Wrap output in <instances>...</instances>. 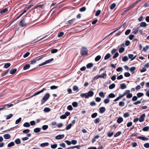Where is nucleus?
I'll return each mask as SVG.
<instances>
[{
	"label": "nucleus",
	"instance_id": "1",
	"mask_svg": "<svg viewBox=\"0 0 149 149\" xmlns=\"http://www.w3.org/2000/svg\"><path fill=\"white\" fill-rule=\"evenodd\" d=\"M50 95L48 93L45 94L43 97L41 101V104H44L49 97Z\"/></svg>",
	"mask_w": 149,
	"mask_h": 149
},
{
	"label": "nucleus",
	"instance_id": "2",
	"mask_svg": "<svg viewBox=\"0 0 149 149\" xmlns=\"http://www.w3.org/2000/svg\"><path fill=\"white\" fill-rule=\"evenodd\" d=\"M45 56H42L40 57H38L36 58L33 60H31V61L30 64H35L36 61L41 60L43 58L45 57Z\"/></svg>",
	"mask_w": 149,
	"mask_h": 149
},
{
	"label": "nucleus",
	"instance_id": "3",
	"mask_svg": "<svg viewBox=\"0 0 149 149\" xmlns=\"http://www.w3.org/2000/svg\"><path fill=\"white\" fill-rule=\"evenodd\" d=\"M88 50L85 47H83L80 51L81 55L82 56L87 55L88 54Z\"/></svg>",
	"mask_w": 149,
	"mask_h": 149
},
{
	"label": "nucleus",
	"instance_id": "4",
	"mask_svg": "<svg viewBox=\"0 0 149 149\" xmlns=\"http://www.w3.org/2000/svg\"><path fill=\"white\" fill-rule=\"evenodd\" d=\"M54 60V59L53 58H52L50 59H49V60H46L44 62L42 63L41 64H40L38 65L39 66H40L42 65H44L47 64V63H48L51 61H53Z\"/></svg>",
	"mask_w": 149,
	"mask_h": 149
},
{
	"label": "nucleus",
	"instance_id": "5",
	"mask_svg": "<svg viewBox=\"0 0 149 149\" xmlns=\"http://www.w3.org/2000/svg\"><path fill=\"white\" fill-rule=\"evenodd\" d=\"M54 60V59L53 58H52L50 59H49V60H46L44 62L42 63L41 64H40L38 65L39 66H40L42 65H44L47 64V63H48L51 61H53Z\"/></svg>",
	"mask_w": 149,
	"mask_h": 149
},
{
	"label": "nucleus",
	"instance_id": "6",
	"mask_svg": "<svg viewBox=\"0 0 149 149\" xmlns=\"http://www.w3.org/2000/svg\"><path fill=\"white\" fill-rule=\"evenodd\" d=\"M25 18H24L20 21L19 23V25L22 27H24L27 24L25 22Z\"/></svg>",
	"mask_w": 149,
	"mask_h": 149
},
{
	"label": "nucleus",
	"instance_id": "7",
	"mask_svg": "<svg viewBox=\"0 0 149 149\" xmlns=\"http://www.w3.org/2000/svg\"><path fill=\"white\" fill-rule=\"evenodd\" d=\"M145 117V114L143 113L141 115L140 117L139 120L140 122H143L144 120V118Z\"/></svg>",
	"mask_w": 149,
	"mask_h": 149
},
{
	"label": "nucleus",
	"instance_id": "8",
	"mask_svg": "<svg viewBox=\"0 0 149 149\" xmlns=\"http://www.w3.org/2000/svg\"><path fill=\"white\" fill-rule=\"evenodd\" d=\"M87 96L86 98H88L89 97H92L94 95V92L92 91H90L88 92V93H87Z\"/></svg>",
	"mask_w": 149,
	"mask_h": 149
},
{
	"label": "nucleus",
	"instance_id": "9",
	"mask_svg": "<svg viewBox=\"0 0 149 149\" xmlns=\"http://www.w3.org/2000/svg\"><path fill=\"white\" fill-rule=\"evenodd\" d=\"M75 19L74 18H73L69 20L67 22V24L68 25H70L74 21Z\"/></svg>",
	"mask_w": 149,
	"mask_h": 149
},
{
	"label": "nucleus",
	"instance_id": "10",
	"mask_svg": "<svg viewBox=\"0 0 149 149\" xmlns=\"http://www.w3.org/2000/svg\"><path fill=\"white\" fill-rule=\"evenodd\" d=\"M64 136V134L59 135L56 136L55 139H60L63 138Z\"/></svg>",
	"mask_w": 149,
	"mask_h": 149
},
{
	"label": "nucleus",
	"instance_id": "11",
	"mask_svg": "<svg viewBox=\"0 0 149 149\" xmlns=\"http://www.w3.org/2000/svg\"><path fill=\"white\" fill-rule=\"evenodd\" d=\"M106 109L104 107H102L99 109L100 112V113H104Z\"/></svg>",
	"mask_w": 149,
	"mask_h": 149
},
{
	"label": "nucleus",
	"instance_id": "12",
	"mask_svg": "<svg viewBox=\"0 0 149 149\" xmlns=\"http://www.w3.org/2000/svg\"><path fill=\"white\" fill-rule=\"evenodd\" d=\"M120 88L121 89H123L126 88L127 86L125 84H122L120 85Z\"/></svg>",
	"mask_w": 149,
	"mask_h": 149
},
{
	"label": "nucleus",
	"instance_id": "13",
	"mask_svg": "<svg viewBox=\"0 0 149 149\" xmlns=\"http://www.w3.org/2000/svg\"><path fill=\"white\" fill-rule=\"evenodd\" d=\"M49 145V143L48 142H45L41 144L40 145V146L43 147L45 146H47Z\"/></svg>",
	"mask_w": 149,
	"mask_h": 149
},
{
	"label": "nucleus",
	"instance_id": "14",
	"mask_svg": "<svg viewBox=\"0 0 149 149\" xmlns=\"http://www.w3.org/2000/svg\"><path fill=\"white\" fill-rule=\"evenodd\" d=\"M99 75V77L100 78H106L107 77V74L106 73H103Z\"/></svg>",
	"mask_w": 149,
	"mask_h": 149
},
{
	"label": "nucleus",
	"instance_id": "15",
	"mask_svg": "<svg viewBox=\"0 0 149 149\" xmlns=\"http://www.w3.org/2000/svg\"><path fill=\"white\" fill-rule=\"evenodd\" d=\"M138 138L141 139L143 141H146L149 139L144 137L139 136L138 137Z\"/></svg>",
	"mask_w": 149,
	"mask_h": 149
},
{
	"label": "nucleus",
	"instance_id": "16",
	"mask_svg": "<svg viewBox=\"0 0 149 149\" xmlns=\"http://www.w3.org/2000/svg\"><path fill=\"white\" fill-rule=\"evenodd\" d=\"M3 137L5 139H8L10 138V135L9 134H5L3 135Z\"/></svg>",
	"mask_w": 149,
	"mask_h": 149
},
{
	"label": "nucleus",
	"instance_id": "17",
	"mask_svg": "<svg viewBox=\"0 0 149 149\" xmlns=\"http://www.w3.org/2000/svg\"><path fill=\"white\" fill-rule=\"evenodd\" d=\"M147 25L146 23L145 22H141L140 25V26L141 27H144Z\"/></svg>",
	"mask_w": 149,
	"mask_h": 149
},
{
	"label": "nucleus",
	"instance_id": "18",
	"mask_svg": "<svg viewBox=\"0 0 149 149\" xmlns=\"http://www.w3.org/2000/svg\"><path fill=\"white\" fill-rule=\"evenodd\" d=\"M17 71L16 68L11 69L10 71V73L11 74H13L15 73Z\"/></svg>",
	"mask_w": 149,
	"mask_h": 149
},
{
	"label": "nucleus",
	"instance_id": "19",
	"mask_svg": "<svg viewBox=\"0 0 149 149\" xmlns=\"http://www.w3.org/2000/svg\"><path fill=\"white\" fill-rule=\"evenodd\" d=\"M93 64L92 63H89L86 65V66L87 68H90L93 66Z\"/></svg>",
	"mask_w": 149,
	"mask_h": 149
},
{
	"label": "nucleus",
	"instance_id": "20",
	"mask_svg": "<svg viewBox=\"0 0 149 149\" xmlns=\"http://www.w3.org/2000/svg\"><path fill=\"white\" fill-rule=\"evenodd\" d=\"M40 128H36L34 129V132L35 133H38L40 132Z\"/></svg>",
	"mask_w": 149,
	"mask_h": 149
},
{
	"label": "nucleus",
	"instance_id": "21",
	"mask_svg": "<svg viewBox=\"0 0 149 149\" xmlns=\"http://www.w3.org/2000/svg\"><path fill=\"white\" fill-rule=\"evenodd\" d=\"M123 121V118L121 117H119L117 120V122L119 123H120Z\"/></svg>",
	"mask_w": 149,
	"mask_h": 149
},
{
	"label": "nucleus",
	"instance_id": "22",
	"mask_svg": "<svg viewBox=\"0 0 149 149\" xmlns=\"http://www.w3.org/2000/svg\"><path fill=\"white\" fill-rule=\"evenodd\" d=\"M13 104H5L3 106V107H5V108H6V107L7 106V108H9L10 107H11L13 106Z\"/></svg>",
	"mask_w": 149,
	"mask_h": 149
},
{
	"label": "nucleus",
	"instance_id": "23",
	"mask_svg": "<svg viewBox=\"0 0 149 149\" xmlns=\"http://www.w3.org/2000/svg\"><path fill=\"white\" fill-rule=\"evenodd\" d=\"M115 97V95L113 93L110 94L107 97L108 98H113Z\"/></svg>",
	"mask_w": 149,
	"mask_h": 149
},
{
	"label": "nucleus",
	"instance_id": "24",
	"mask_svg": "<svg viewBox=\"0 0 149 149\" xmlns=\"http://www.w3.org/2000/svg\"><path fill=\"white\" fill-rule=\"evenodd\" d=\"M111 57V54L109 53L107 54L104 57V60H107Z\"/></svg>",
	"mask_w": 149,
	"mask_h": 149
},
{
	"label": "nucleus",
	"instance_id": "25",
	"mask_svg": "<svg viewBox=\"0 0 149 149\" xmlns=\"http://www.w3.org/2000/svg\"><path fill=\"white\" fill-rule=\"evenodd\" d=\"M15 142L17 144H19L21 143L20 140L19 138L15 140Z\"/></svg>",
	"mask_w": 149,
	"mask_h": 149
},
{
	"label": "nucleus",
	"instance_id": "26",
	"mask_svg": "<svg viewBox=\"0 0 149 149\" xmlns=\"http://www.w3.org/2000/svg\"><path fill=\"white\" fill-rule=\"evenodd\" d=\"M30 67V65L29 64H26L23 67V69L24 70H26L29 69Z\"/></svg>",
	"mask_w": 149,
	"mask_h": 149
},
{
	"label": "nucleus",
	"instance_id": "27",
	"mask_svg": "<svg viewBox=\"0 0 149 149\" xmlns=\"http://www.w3.org/2000/svg\"><path fill=\"white\" fill-rule=\"evenodd\" d=\"M11 65V64L10 63H7L4 65V67L5 68H7L9 67Z\"/></svg>",
	"mask_w": 149,
	"mask_h": 149
},
{
	"label": "nucleus",
	"instance_id": "28",
	"mask_svg": "<svg viewBox=\"0 0 149 149\" xmlns=\"http://www.w3.org/2000/svg\"><path fill=\"white\" fill-rule=\"evenodd\" d=\"M121 134V132L120 131H119L116 133L114 135V137H116L119 135H120Z\"/></svg>",
	"mask_w": 149,
	"mask_h": 149
},
{
	"label": "nucleus",
	"instance_id": "29",
	"mask_svg": "<svg viewBox=\"0 0 149 149\" xmlns=\"http://www.w3.org/2000/svg\"><path fill=\"white\" fill-rule=\"evenodd\" d=\"M46 91V89L45 88H43L42 90H41V91H38L36 93V94L37 95H38L40 93L43 92L44 91Z\"/></svg>",
	"mask_w": 149,
	"mask_h": 149
},
{
	"label": "nucleus",
	"instance_id": "30",
	"mask_svg": "<svg viewBox=\"0 0 149 149\" xmlns=\"http://www.w3.org/2000/svg\"><path fill=\"white\" fill-rule=\"evenodd\" d=\"M8 8H5V9H3V10H1L0 12V13L1 14H2L3 13H6L8 11Z\"/></svg>",
	"mask_w": 149,
	"mask_h": 149
},
{
	"label": "nucleus",
	"instance_id": "31",
	"mask_svg": "<svg viewBox=\"0 0 149 149\" xmlns=\"http://www.w3.org/2000/svg\"><path fill=\"white\" fill-rule=\"evenodd\" d=\"M116 4L113 3H112L110 6V9L111 10H113L116 6Z\"/></svg>",
	"mask_w": 149,
	"mask_h": 149
},
{
	"label": "nucleus",
	"instance_id": "32",
	"mask_svg": "<svg viewBox=\"0 0 149 149\" xmlns=\"http://www.w3.org/2000/svg\"><path fill=\"white\" fill-rule=\"evenodd\" d=\"M13 116V114H9L6 116V118L7 120H8L11 118Z\"/></svg>",
	"mask_w": 149,
	"mask_h": 149
},
{
	"label": "nucleus",
	"instance_id": "33",
	"mask_svg": "<svg viewBox=\"0 0 149 149\" xmlns=\"http://www.w3.org/2000/svg\"><path fill=\"white\" fill-rule=\"evenodd\" d=\"M130 9V6L128 7V8L127 9H126V10H125L123 11V12L122 13V15H124L126 12L128 11Z\"/></svg>",
	"mask_w": 149,
	"mask_h": 149
},
{
	"label": "nucleus",
	"instance_id": "34",
	"mask_svg": "<svg viewBox=\"0 0 149 149\" xmlns=\"http://www.w3.org/2000/svg\"><path fill=\"white\" fill-rule=\"evenodd\" d=\"M101 58V56L100 55H98L95 58V61H97L100 59Z\"/></svg>",
	"mask_w": 149,
	"mask_h": 149
},
{
	"label": "nucleus",
	"instance_id": "35",
	"mask_svg": "<svg viewBox=\"0 0 149 149\" xmlns=\"http://www.w3.org/2000/svg\"><path fill=\"white\" fill-rule=\"evenodd\" d=\"M23 126L25 127H29L30 126V125L29 123L26 122L23 124Z\"/></svg>",
	"mask_w": 149,
	"mask_h": 149
},
{
	"label": "nucleus",
	"instance_id": "36",
	"mask_svg": "<svg viewBox=\"0 0 149 149\" xmlns=\"http://www.w3.org/2000/svg\"><path fill=\"white\" fill-rule=\"evenodd\" d=\"M149 48V46L146 45V47H144L143 49V51L144 52H146Z\"/></svg>",
	"mask_w": 149,
	"mask_h": 149
},
{
	"label": "nucleus",
	"instance_id": "37",
	"mask_svg": "<svg viewBox=\"0 0 149 149\" xmlns=\"http://www.w3.org/2000/svg\"><path fill=\"white\" fill-rule=\"evenodd\" d=\"M100 121V118H97L95 119L94 120V122L95 123H99Z\"/></svg>",
	"mask_w": 149,
	"mask_h": 149
},
{
	"label": "nucleus",
	"instance_id": "38",
	"mask_svg": "<svg viewBox=\"0 0 149 149\" xmlns=\"http://www.w3.org/2000/svg\"><path fill=\"white\" fill-rule=\"evenodd\" d=\"M115 84H112L109 86V88L110 89H112L115 88Z\"/></svg>",
	"mask_w": 149,
	"mask_h": 149
},
{
	"label": "nucleus",
	"instance_id": "39",
	"mask_svg": "<svg viewBox=\"0 0 149 149\" xmlns=\"http://www.w3.org/2000/svg\"><path fill=\"white\" fill-rule=\"evenodd\" d=\"M99 95L100 97L103 98L105 96V95L104 94V92L102 91L100 92L99 93Z\"/></svg>",
	"mask_w": 149,
	"mask_h": 149
},
{
	"label": "nucleus",
	"instance_id": "40",
	"mask_svg": "<svg viewBox=\"0 0 149 149\" xmlns=\"http://www.w3.org/2000/svg\"><path fill=\"white\" fill-rule=\"evenodd\" d=\"M15 145L14 143L13 142H12L9 143L8 145V147H10L14 146Z\"/></svg>",
	"mask_w": 149,
	"mask_h": 149
},
{
	"label": "nucleus",
	"instance_id": "41",
	"mask_svg": "<svg viewBox=\"0 0 149 149\" xmlns=\"http://www.w3.org/2000/svg\"><path fill=\"white\" fill-rule=\"evenodd\" d=\"M143 93H139L137 94V96L138 97H140L142 96H143Z\"/></svg>",
	"mask_w": 149,
	"mask_h": 149
},
{
	"label": "nucleus",
	"instance_id": "42",
	"mask_svg": "<svg viewBox=\"0 0 149 149\" xmlns=\"http://www.w3.org/2000/svg\"><path fill=\"white\" fill-rule=\"evenodd\" d=\"M86 10V8L85 6H84V7L81 8L79 9V11L81 12L84 11Z\"/></svg>",
	"mask_w": 149,
	"mask_h": 149
},
{
	"label": "nucleus",
	"instance_id": "43",
	"mask_svg": "<svg viewBox=\"0 0 149 149\" xmlns=\"http://www.w3.org/2000/svg\"><path fill=\"white\" fill-rule=\"evenodd\" d=\"M72 126V124L71 123L69 124L66 127V130L70 129Z\"/></svg>",
	"mask_w": 149,
	"mask_h": 149
},
{
	"label": "nucleus",
	"instance_id": "44",
	"mask_svg": "<svg viewBox=\"0 0 149 149\" xmlns=\"http://www.w3.org/2000/svg\"><path fill=\"white\" fill-rule=\"evenodd\" d=\"M72 105L74 107H77L78 104L77 102H74L72 103Z\"/></svg>",
	"mask_w": 149,
	"mask_h": 149
},
{
	"label": "nucleus",
	"instance_id": "45",
	"mask_svg": "<svg viewBox=\"0 0 149 149\" xmlns=\"http://www.w3.org/2000/svg\"><path fill=\"white\" fill-rule=\"evenodd\" d=\"M64 34V33L63 32H61L59 33L58 34V37H62Z\"/></svg>",
	"mask_w": 149,
	"mask_h": 149
},
{
	"label": "nucleus",
	"instance_id": "46",
	"mask_svg": "<svg viewBox=\"0 0 149 149\" xmlns=\"http://www.w3.org/2000/svg\"><path fill=\"white\" fill-rule=\"evenodd\" d=\"M125 50V49L123 47H121L120 48L119 52L120 53H122Z\"/></svg>",
	"mask_w": 149,
	"mask_h": 149
},
{
	"label": "nucleus",
	"instance_id": "47",
	"mask_svg": "<svg viewBox=\"0 0 149 149\" xmlns=\"http://www.w3.org/2000/svg\"><path fill=\"white\" fill-rule=\"evenodd\" d=\"M73 90L74 91H78V88L76 86H74L73 87Z\"/></svg>",
	"mask_w": 149,
	"mask_h": 149
},
{
	"label": "nucleus",
	"instance_id": "48",
	"mask_svg": "<svg viewBox=\"0 0 149 149\" xmlns=\"http://www.w3.org/2000/svg\"><path fill=\"white\" fill-rule=\"evenodd\" d=\"M113 134V132H109L107 134V136L109 137H111L112 136Z\"/></svg>",
	"mask_w": 149,
	"mask_h": 149
},
{
	"label": "nucleus",
	"instance_id": "49",
	"mask_svg": "<svg viewBox=\"0 0 149 149\" xmlns=\"http://www.w3.org/2000/svg\"><path fill=\"white\" fill-rule=\"evenodd\" d=\"M97 113H95L91 115V116L92 118H94L97 116Z\"/></svg>",
	"mask_w": 149,
	"mask_h": 149
},
{
	"label": "nucleus",
	"instance_id": "50",
	"mask_svg": "<svg viewBox=\"0 0 149 149\" xmlns=\"http://www.w3.org/2000/svg\"><path fill=\"white\" fill-rule=\"evenodd\" d=\"M87 93H82L80 94V96L81 97H85L86 98V97L87 96Z\"/></svg>",
	"mask_w": 149,
	"mask_h": 149
},
{
	"label": "nucleus",
	"instance_id": "51",
	"mask_svg": "<svg viewBox=\"0 0 149 149\" xmlns=\"http://www.w3.org/2000/svg\"><path fill=\"white\" fill-rule=\"evenodd\" d=\"M101 13V10H97L95 14V15L96 16H98Z\"/></svg>",
	"mask_w": 149,
	"mask_h": 149
},
{
	"label": "nucleus",
	"instance_id": "52",
	"mask_svg": "<svg viewBox=\"0 0 149 149\" xmlns=\"http://www.w3.org/2000/svg\"><path fill=\"white\" fill-rule=\"evenodd\" d=\"M50 110V108L48 107H45L44 109V111L45 112H48Z\"/></svg>",
	"mask_w": 149,
	"mask_h": 149
},
{
	"label": "nucleus",
	"instance_id": "53",
	"mask_svg": "<svg viewBox=\"0 0 149 149\" xmlns=\"http://www.w3.org/2000/svg\"><path fill=\"white\" fill-rule=\"evenodd\" d=\"M138 29L137 28L135 29L132 32V33L134 34H136L138 33Z\"/></svg>",
	"mask_w": 149,
	"mask_h": 149
},
{
	"label": "nucleus",
	"instance_id": "54",
	"mask_svg": "<svg viewBox=\"0 0 149 149\" xmlns=\"http://www.w3.org/2000/svg\"><path fill=\"white\" fill-rule=\"evenodd\" d=\"M128 59V57L127 56H125L122 58V60L124 62H126L127 61Z\"/></svg>",
	"mask_w": 149,
	"mask_h": 149
},
{
	"label": "nucleus",
	"instance_id": "55",
	"mask_svg": "<svg viewBox=\"0 0 149 149\" xmlns=\"http://www.w3.org/2000/svg\"><path fill=\"white\" fill-rule=\"evenodd\" d=\"M48 126L47 125H44L42 126L43 130H46L48 128Z\"/></svg>",
	"mask_w": 149,
	"mask_h": 149
},
{
	"label": "nucleus",
	"instance_id": "56",
	"mask_svg": "<svg viewBox=\"0 0 149 149\" xmlns=\"http://www.w3.org/2000/svg\"><path fill=\"white\" fill-rule=\"evenodd\" d=\"M148 129L149 127L148 126H146L143 128L142 129V130L146 132L148 130Z\"/></svg>",
	"mask_w": 149,
	"mask_h": 149
},
{
	"label": "nucleus",
	"instance_id": "57",
	"mask_svg": "<svg viewBox=\"0 0 149 149\" xmlns=\"http://www.w3.org/2000/svg\"><path fill=\"white\" fill-rule=\"evenodd\" d=\"M110 102L109 100L108 99V98L105 99L104 100V102L105 104H107L109 103Z\"/></svg>",
	"mask_w": 149,
	"mask_h": 149
},
{
	"label": "nucleus",
	"instance_id": "58",
	"mask_svg": "<svg viewBox=\"0 0 149 149\" xmlns=\"http://www.w3.org/2000/svg\"><path fill=\"white\" fill-rule=\"evenodd\" d=\"M30 54V53L29 52H27L25 53L23 55V57L24 58H25L28 56Z\"/></svg>",
	"mask_w": 149,
	"mask_h": 149
},
{
	"label": "nucleus",
	"instance_id": "59",
	"mask_svg": "<svg viewBox=\"0 0 149 149\" xmlns=\"http://www.w3.org/2000/svg\"><path fill=\"white\" fill-rule=\"evenodd\" d=\"M57 145L56 144H52L51 145V148L53 149H55L57 147Z\"/></svg>",
	"mask_w": 149,
	"mask_h": 149
},
{
	"label": "nucleus",
	"instance_id": "60",
	"mask_svg": "<svg viewBox=\"0 0 149 149\" xmlns=\"http://www.w3.org/2000/svg\"><path fill=\"white\" fill-rule=\"evenodd\" d=\"M22 118H19L18 119H17L15 121V124H17L19 123L21 120Z\"/></svg>",
	"mask_w": 149,
	"mask_h": 149
},
{
	"label": "nucleus",
	"instance_id": "61",
	"mask_svg": "<svg viewBox=\"0 0 149 149\" xmlns=\"http://www.w3.org/2000/svg\"><path fill=\"white\" fill-rule=\"evenodd\" d=\"M67 109L69 110L72 111V107L71 105H69L67 107Z\"/></svg>",
	"mask_w": 149,
	"mask_h": 149
},
{
	"label": "nucleus",
	"instance_id": "62",
	"mask_svg": "<svg viewBox=\"0 0 149 149\" xmlns=\"http://www.w3.org/2000/svg\"><path fill=\"white\" fill-rule=\"evenodd\" d=\"M30 130H29L26 129V130H24L23 131V132L25 134H27V133H29L30 132Z\"/></svg>",
	"mask_w": 149,
	"mask_h": 149
},
{
	"label": "nucleus",
	"instance_id": "63",
	"mask_svg": "<svg viewBox=\"0 0 149 149\" xmlns=\"http://www.w3.org/2000/svg\"><path fill=\"white\" fill-rule=\"evenodd\" d=\"M58 51V50L57 49H52L51 51V52L52 53H56Z\"/></svg>",
	"mask_w": 149,
	"mask_h": 149
},
{
	"label": "nucleus",
	"instance_id": "64",
	"mask_svg": "<svg viewBox=\"0 0 149 149\" xmlns=\"http://www.w3.org/2000/svg\"><path fill=\"white\" fill-rule=\"evenodd\" d=\"M119 104L120 106L122 107L124 105L125 103L124 102L121 101L119 102Z\"/></svg>",
	"mask_w": 149,
	"mask_h": 149
}]
</instances>
